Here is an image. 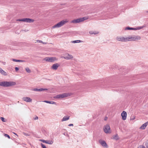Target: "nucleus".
Returning <instances> with one entry per match:
<instances>
[{"mask_svg": "<svg viewBox=\"0 0 148 148\" xmlns=\"http://www.w3.org/2000/svg\"><path fill=\"white\" fill-rule=\"evenodd\" d=\"M16 84V82L13 81H3L0 82V86L3 87H8L12 86Z\"/></svg>", "mask_w": 148, "mask_h": 148, "instance_id": "obj_1", "label": "nucleus"}, {"mask_svg": "<svg viewBox=\"0 0 148 148\" xmlns=\"http://www.w3.org/2000/svg\"><path fill=\"white\" fill-rule=\"evenodd\" d=\"M69 22L68 20L65 19L63 20L60 21L58 23L56 24L55 25L52 27L53 28H59L60 27L65 24H66Z\"/></svg>", "mask_w": 148, "mask_h": 148, "instance_id": "obj_2", "label": "nucleus"}, {"mask_svg": "<svg viewBox=\"0 0 148 148\" xmlns=\"http://www.w3.org/2000/svg\"><path fill=\"white\" fill-rule=\"evenodd\" d=\"M71 95V93H65L56 95L54 96L53 98L55 99H61L67 97Z\"/></svg>", "mask_w": 148, "mask_h": 148, "instance_id": "obj_3", "label": "nucleus"}, {"mask_svg": "<svg viewBox=\"0 0 148 148\" xmlns=\"http://www.w3.org/2000/svg\"><path fill=\"white\" fill-rule=\"evenodd\" d=\"M17 21H23L27 23H32L34 21V20L29 18H23L22 19H18L16 20Z\"/></svg>", "mask_w": 148, "mask_h": 148, "instance_id": "obj_4", "label": "nucleus"}, {"mask_svg": "<svg viewBox=\"0 0 148 148\" xmlns=\"http://www.w3.org/2000/svg\"><path fill=\"white\" fill-rule=\"evenodd\" d=\"M44 60L49 62H53L54 61L57 60L58 59L55 57H47L45 58Z\"/></svg>", "mask_w": 148, "mask_h": 148, "instance_id": "obj_5", "label": "nucleus"}, {"mask_svg": "<svg viewBox=\"0 0 148 148\" xmlns=\"http://www.w3.org/2000/svg\"><path fill=\"white\" fill-rule=\"evenodd\" d=\"M145 27V25H143L142 26L138 27L136 28L130 27H127L125 28V30H140L144 27Z\"/></svg>", "mask_w": 148, "mask_h": 148, "instance_id": "obj_6", "label": "nucleus"}, {"mask_svg": "<svg viewBox=\"0 0 148 148\" xmlns=\"http://www.w3.org/2000/svg\"><path fill=\"white\" fill-rule=\"evenodd\" d=\"M103 130L104 132L106 133H111L110 127L108 124H107L104 127Z\"/></svg>", "mask_w": 148, "mask_h": 148, "instance_id": "obj_7", "label": "nucleus"}, {"mask_svg": "<svg viewBox=\"0 0 148 148\" xmlns=\"http://www.w3.org/2000/svg\"><path fill=\"white\" fill-rule=\"evenodd\" d=\"M126 37L118 36L116 37V39L117 41L122 42H126Z\"/></svg>", "mask_w": 148, "mask_h": 148, "instance_id": "obj_8", "label": "nucleus"}, {"mask_svg": "<svg viewBox=\"0 0 148 148\" xmlns=\"http://www.w3.org/2000/svg\"><path fill=\"white\" fill-rule=\"evenodd\" d=\"M99 143L104 147L107 148L108 146L105 141L100 139L99 140Z\"/></svg>", "mask_w": 148, "mask_h": 148, "instance_id": "obj_9", "label": "nucleus"}, {"mask_svg": "<svg viewBox=\"0 0 148 148\" xmlns=\"http://www.w3.org/2000/svg\"><path fill=\"white\" fill-rule=\"evenodd\" d=\"M63 58L67 60H70L72 59L73 58V57L69 53H66L65 54V56L63 57Z\"/></svg>", "mask_w": 148, "mask_h": 148, "instance_id": "obj_10", "label": "nucleus"}, {"mask_svg": "<svg viewBox=\"0 0 148 148\" xmlns=\"http://www.w3.org/2000/svg\"><path fill=\"white\" fill-rule=\"evenodd\" d=\"M81 22L80 18H77L76 19H75L71 22V23H73L74 24H75L77 23H79Z\"/></svg>", "mask_w": 148, "mask_h": 148, "instance_id": "obj_11", "label": "nucleus"}, {"mask_svg": "<svg viewBox=\"0 0 148 148\" xmlns=\"http://www.w3.org/2000/svg\"><path fill=\"white\" fill-rule=\"evenodd\" d=\"M40 141L43 143H45L51 145L53 143V141L52 140H41Z\"/></svg>", "mask_w": 148, "mask_h": 148, "instance_id": "obj_12", "label": "nucleus"}, {"mask_svg": "<svg viewBox=\"0 0 148 148\" xmlns=\"http://www.w3.org/2000/svg\"><path fill=\"white\" fill-rule=\"evenodd\" d=\"M22 99L27 102H30L32 101V99L28 97H24L22 98Z\"/></svg>", "mask_w": 148, "mask_h": 148, "instance_id": "obj_13", "label": "nucleus"}, {"mask_svg": "<svg viewBox=\"0 0 148 148\" xmlns=\"http://www.w3.org/2000/svg\"><path fill=\"white\" fill-rule=\"evenodd\" d=\"M141 39V37L139 36H133V41H136Z\"/></svg>", "mask_w": 148, "mask_h": 148, "instance_id": "obj_14", "label": "nucleus"}, {"mask_svg": "<svg viewBox=\"0 0 148 148\" xmlns=\"http://www.w3.org/2000/svg\"><path fill=\"white\" fill-rule=\"evenodd\" d=\"M122 119L123 120H125L126 119L127 113L125 111H123L121 114Z\"/></svg>", "mask_w": 148, "mask_h": 148, "instance_id": "obj_15", "label": "nucleus"}, {"mask_svg": "<svg viewBox=\"0 0 148 148\" xmlns=\"http://www.w3.org/2000/svg\"><path fill=\"white\" fill-rule=\"evenodd\" d=\"M59 66V65L58 63H56L53 64L51 67L52 69L56 70L57 69L58 67Z\"/></svg>", "mask_w": 148, "mask_h": 148, "instance_id": "obj_16", "label": "nucleus"}, {"mask_svg": "<svg viewBox=\"0 0 148 148\" xmlns=\"http://www.w3.org/2000/svg\"><path fill=\"white\" fill-rule=\"evenodd\" d=\"M48 89L47 88H42L38 89L37 88H34L33 89V90L35 91H42L44 90H47Z\"/></svg>", "mask_w": 148, "mask_h": 148, "instance_id": "obj_17", "label": "nucleus"}, {"mask_svg": "<svg viewBox=\"0 0 148 148\" xmlns=\"http://www.w3.org/2000/svg\"><path fill=\"white\" fill-rule=\"evenodd\" d=\"M126 42L129 41H133V36H129L128 37H126Z\"/></svg>", "mask_w": 148, "mask_h": 148, "instance_id": "obj_18", "label": "nucleus"}, {"mask_svg": "<svg viewBox=\"0 0 148 148\" xmlns=\"http://www.w3.org/2000/svg\"><path fill=\"white\" fill-rule=\"evenodd\" d=\"M70 116H64L62 119V122L66 121L69 119Z\"/></svg>", "mask_w": 148, "mask_h": 148, "instance_id": "obj_19", "label": "nucleus"}, {"mask_svg": "<svg viewBox=\"0 0 148 148\" xmlns=\"http://www.w3.org/2000/svg\"><path fill=\"white\" fill-rule=\"evenodd\" d=\"M89 33L90 35H96L98 34L99 32L96 31H90L89 32Z\"/></svg>", "mask_w": 148, "mask_h": 148, "instance_id": "obj_20", "label": "nucleus"}, {"mask_svg": "<svg viewBox=\"0 0 148 148\" xmlns=\"http://www.w3.org/2000/svg\"><path fill=\"white\" fill-rule=\"evenodd\" d=\"M147 125H148V123H147V122L146 123L143 124L140 127V128L142 130H144L145 128L146 127Z\"/></svg>", "mask_w": 148, "mask_h": 148, "instance_id": "obj_21", "label": "nucleus"}, {"mask_svg": "<svg viewBox=\"0 0 148 148\" xmlns=\"http://www.w3.org/2000/svg\"><path fill=\"white\" fill-rule=\"evenodd\" d=\"M44 101L45 103H48L51 104H56V102H55L54 101Z\"/></svg>", "mask_w": 148, "mask_h": 148, "instance_id": "obj_22", "label": "nucleus"}, {"mask_svg": "<svg viewBox=\"0 0 148 148\" xmlns=\"http://www.w3.org/2000/svg\"><path fill=\"white\" fill-rule=\"evenodd\" d=\"M0 73L3 75L6 76L8 74L4 70H3L2 69L0 71Z\"/></svg>", "mask_w": 148, "mask_h": 148, "instance_id": "obj_23", "label": "nucleus"}, {"mask_svg": "<svg viewBox=\"0 0 148 148\" xmlns=\"http://www.w3.org/2000/svg\"><path fill=\"white\" fill-rule=\"evenodd\" d=\"M82 42V41L80 40H74L71 41V42L72 43H79L81 42Z\"/></svg>", "mask_w": 148, "mask_h": 148, "instance_id": "obj_24", "label": "nucleus"}, {"mask_svg": "<svg viewBox=\"0 0 148 148\" xmlns=\"http://www.w3.org/2000/svg\"><path fill=\"white\" fill-rule=\"evenodd\" d=\"M88 18V17H86V16L84 17L83 18H80L82 22L83 21H84L85 20H86Z\"/></svg>", "mask_w": 148, "mask_h": 148, "instance_id": "obj_25", "label": "nucleus"}, {"mask_svg": "<svg viewBox=\"0 0 148 148\" xmlns=\"http://www.w3.org/2000/svg\"><path fill=\"white\" fill-rule=\"evenodd\" d=\"M26 72L28 73H30L31 72V71L30 69L28 67H27L25 69Z\"/></svg>", "mask_w": 148, "mask_h": 148, "instance_id": "obj_26", "label": "nucleus"}, {"mask_svg": "<svg viewBox=\"0 0 148 148\" xmlns=\"http://www.w3.org/2000/svg\"><path fill=\"white\" fill-rule=\"evenodd\" d=\"M0 119L3 122H5V119L3 117H0Z\"/></svg>", "mask_w": 148, "mask_h": 148, "instance_id": "obj_27", "label": "nucleus"}, {"mask_svg": "<svg viewBox=\"0 0 148 148\" xmlns=\"http://www.w3.org/2000/svg\"><path fill=\"white\" fill-rule=\"evenodd\" d=\"M4 136L6 137H7L9 139L10 138V137L7 134H4Z\"/></svg>", "mask_w": 148, "mask_h": 148, "instance_id": "obj_28", "label": "nucleus"}, {"mask_svg": "<svg viewBox=\"0 0 148 148\" xmlns=\"http://www.w3.org/2000/svg\"><path fill=\"white\" fill-rule=\"evenodd\" d=\"M41 146L42 147V148H47L46 147L45 145H44L43 144L41 143Z\"/></svg>", "mask_w": 148, "mask_h": 148, "instance_id": "obj_29", "label": "nucleus"}, {"mask_svg": "<svg viewBox=\"0 0 148 148\" xmlns=\"http://www.w3.org/2000/svg\"><path fill=\"white\" fill-rule=\"evenodd\" d=\"M12 60L14 62H18V60H16L14 59H12Z\"/></svg>", "mask_w": 148, "mask_h": 148, "instance_id": "obj_30", "label": "nucleus"}, {"mask_svg": "<svg viewBox=\"0 0 148 148\" xmlns=\"http://www.w3.org/2000/svg\"><path fill=\"white\" fill-rule=\"evenodd\" d=\"M25 61V60H18V62H24Z\"/></svg>", "mask_w": 148, "mask_h": 148, "instance_id": "obj_31", "label": "nucleus"}, {"mask_svg": "<svg viewBox=\"0 0 148 148\" xmlns=\"http://www.w3.org/2000/svg\"><path fill=\"white\" fill-rule=\"evenodd\" d=\"M36 41L38 43H42V42H43L42 41L39 40H37Z\"/></svg>", "mask_w": 148, "mask_h": 148, "instance_id": "obj_32", "label": "nucleus"}, {"mask_svg": "<svg viewBox=\"0 0 148 148\" xmlns=\"http://www.w3.org/2000/svg\"><path fill=\"white\" fill-rule=\"evenodd\" d=\"M135 116H133L131 118V120H134L135 119Z\"/></svg>", "mask_w": 148, "mask_h": 148, "instance_id": "obj_33", "label": "nucleus"}, {"mask_svg": "<svg viewBox=\"0 0 148 148\" xmlns=\"http://www.w3.org/2000/svg\"><path fill=\"white\" fill-rule=\"evenodd\" d=\"M38 116H36V117L34 118V119L35 120H37L38 119Z\"/></svg>", "mask_w": 148, "mask_h": 148, "instance_id": "obj_34", "label": "nucleus"}, {"mask_svg": "<svg viewBox=\"0 0 148 148\" xmlns=\"http://www.w3.org/2000/svg\"><path fill=\"white\" fill-rule=\"evenodd\" d=\"M117 135H115L113 137V138L114 139H117Z\"/></svg>", "mask_w": 148, "mask_h": 148, "instance_id": "obj_35", "label": "nucleus"}, {"mask_svg": "<svg viewBox=\"0 0 148 148\" xmlns=\"http://www.w3.org/2000/svg\"><path fill=\"white\" fill-rule=\"evenodd\" d=\"M4 65H5L6 64V62H1Z\"/></svg>", "mask_w": 148, "mask_h": 148, "instance_id": "obj_36", "label": "nucleus"}, {"mask_svg": "<svg viewBox=\"0 0 148 148\" xmlns=\"http://www.w3.org/2000/svg\"><path fill=\"white\" fill-rule=\"evenodd\" d=\"M15 70L16 71H17L19 70V68L18 67H16L15 68Z\"/></svg>", "mask_w": 148, "mask_h": 148, "instance_id": "obj_37", "label": "nucleus"}, {"mask_svg": "<svg viewBox=\"0 0 148 148\" xmlns=\"http://www.w3.org/2000/svg\"><path fill=\"white\" fill-rule=\"evenodd\" d=\"M146 145L147 148H148V141L146 142Z\"/></svg>", "mask_w": 148, "mask_h": 148, "instance_id": "obj_38", "label": "nucleus"}, {"mask_svg": "<svg viewBox=\"0 0 148 148\" xmlns=\"http://www.w3.org/2000/svg\"><path fill=\"white\" fill-rule=\"evenodd\" d=\"M73 124H70L68 125L69 126H73Z\"/></svg>", "mask_w": 148, "mask_h": 148, "instance_id": "obj_39", "label": "nucleus"}, {"mask_svg": "<svg viewBox=\"0 0 148 148\" xmlns=\"http://www.w3.org/2000/svg\"><path fill=\"white\" fill-rule=\"evenodd\" d=\"M138 148H145L144 146H140Z\"/></svg>", "mask_w": 148, "mask_h": 148, "instance_id": "obj_40", "label": "nucleus"}, {"mask_svg": "<svg viewBox=\"0 0 148 148\" xmlns=\"http://www.w3.org/2000/svg\"><path fill=\"white\" fill-rule=\"evenodd\" d=\"M42 43L43 44H47V43L46 42H42Z\"/></svg>", "mask_w": 148, "mask_h": 148, "instance_id": "obj_41", "label": "nucleus"}, {"mask_svg": "<svg viewBox=\"0 0 148 148\" xmlns=\"http://www.w3.org/2000/svg\"><path fill=\"white\" fill-rule=\"evenodd\" d=\"M2 69L0 67V71Z\"/></svg>", "mask_w": 148, "mask_h": 148, "instance_id": "obj_42", "label": "nucleus"}, {"mask_svg": "<svg viewBox=\"0 0 148 148\" xmlns=\"http://www.w3.org/2000/svg\"><path fill=\"white\" fill-rule=\"evenodd\" d=\"M14 133V134H15V135H16L17 136V135L16 133Z\"/></svg>", "mask_w": 148, "mask_h": 148, "instance_id": "obj_43", "label": "nucleus"}, {"mask_svg": "<svg viewBox=\"0 0 148 148\" xmlns=\"http://www.w3.org/2000/svg\"><path fill=\"white\" fill-rule=\"evenodd\" d=\"M105 120H106V119H105Z\"/></svg>", "mask_w": 148, "mask_h": 148, "instance_id": "obj_44", "label": "nucleus"}, {"mask_svg": "<svg viewBox=\"0 0 148 148\" xmlns=\"http://www.w3.org/2000/svg\"><path fill=\"white\" fill-rule=\"evenodd\" d=\"M105 120H106V119H105Z\"/></svg>", "mask_w": 148, "mask_h": 148, "instance_id": "obj_45", "label": "nucleus"}]
</instances>
